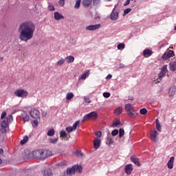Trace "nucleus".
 Listing matches in <instances>:
<instances>
[{"label":"nucleus","instance_id":"24","mask_svg":"<svg viewBox=\"0 0 176 176\" xmlns=\"http://www.w3.org/2000/svg\"><path fill=\"white\" fill-rule=\"evenodd\" d=\"M87 76H89V70H87L84 74H82L80 77H79V80H85V79H86V78H87Z\"/></svg>","mask_w":176,"mask_h":176},{"label":"nucleus","instance_id":"36","mask_svg":"<svg viewBox=\"0 0 176 176\" xmlns=\"http://www.w3.org/2000/svg\"><path fill=\"white\" fill-rule=\"evenodd\" d=\"M80 2H82V0H77L76 1V4L74 6L75 9H79V8H80Z\"/></svg>","mask_w":176,"mask_h":176},{"label":"nucleus","instance_id":"62","mask_svg":"<svg viewBox=\"0 0 176 176\" xmlns=\"http://www.w3.org/2000/svg\"><path fill=\"white\" fill-rule=\"evenodd\" d=\"M3 153V149L0 148V155H2Z\"/></svg>","mask_w":176,"mask_h":176},{"label":"nucleus","instance_id":"53","mask_svg":"<svg viewBox=\"0 0 176 176\" xmlns=\"http://www.w3.org/2000/svg\"><path fill=\"white\" fill-rule=\"evenodd\" d=\"M58 3L60 6H64L65 5V0H59Z\"/></svg>","mask_w":176,"mask_h":176},{"label":"nucleus","instance_id":"3","mask_svg":"<svg viewBox=\"0 0 176 176\" xmlns=\"http://www.w3.org/2000/svg\"><path fill=\"white\" fill-rule=\"evenodd\" d=\"M124 108L129 118H137V115H138V113H137V111L134 109V107H133V104L130 103L126 104Z\"/></svg>","mask_w":176,"mask_h":176},{"label":"nucleus","instance_id":"14","mask_svg":"<svg viewBox=\"0 0 176 176\" xmlns=\"http://www.w3.org/2000/svg\"><path fill=\"white\" fill-rule=\"evenodd\" d=\"M125 173L128 175H130L133 173V164H129L125 166Z\"/></svg>","mask_w":176,"mask_h":176},{"label":"nucleus","instance_id":"12","mask_svg":"<svg viewBox=\"0 0 176 176\" xmlns=\"http://www.w3.org/2000/svg\"><path fill=\"white\" fill-rule=\"evenodd\" d=\"M41 153H42V150H36L32 153L34 159H38L41 160Z\"/></svg>","mask_w":176,"mask_h":176},{"label":"nucleus","instance_id":"64","mask_svg":"<svg viewBox=\"0 0 176 176\" xmlns=\"http://www.w3.org/2000/svg\"><path fill=\"white\" fill-rule=\"evenodd\" d=\"M174 30H175V31H176V26H175Z\"/></svg>","mask_w":176,"mask_h":176},{"label":"nucleus","instance_id":"48","mask_svg":"<svg viewBox=\"0 0 176 176\" xmlns=\"http://www.w3.org/2000/svg\"><path fill=\"white\" fill-rule=\"evenodd\" d=\"M103 97H104V98H109V97H111V94L109 92H104Z\"/></svg>","mask_w":176,"mask_h":176},{"label":"nucleus","instance_id":"45","mask_svg":"<svg viewBox=\"0 0 176 176\" xmlns=\"http://www.w3.org/2000/svg\"><path fill=\"white\" fill-rule=\"evenodd\" d=\"M57 141H58V138H55L53 139H50V144H56Z\"/></svg>","mask_w":176,"mask_h":176},{"label":"nucleus","instance_id":"8","mask_svg":"<svg viewBox=\"0 0 176 176\" xmlns=\"http://www.w3.org/2000/svg\"><path fill=\"white\" fill-rule=\"evenodd\" d=\"M116 6H118V5H116L114 6V8L113 9L111 13L110 14V19L113 21H116V19L119 17V12L116 10Z\"/></svg>","mask_w":176,"mask_h":176},{"label":"nucleus","instance_id":"57","mask_svg":"<svg viewBox=\"0 0 176 176\" xmlns=\"http://www.w3.org/2000/svg\"><path fill=\"white\" fill-rule=\"evenodd\" d=\"M127 5H130V0H126L124 3V6H127Z\"/></svg>","mask_w":176,"mask_h":176},{"label":"nucleus","instance_id":"33","mask_svg":"<svg viewBox=\"0 0 176 176\" xmlns=\"http://www.w3.org/2000/svg\"><path fill=\"white\" fill-rule=\"evenodd\" d=\"M27 141H28V136L25 135L24 136L23 139L21 140V145H24L25 144H27Z\"/></svg>","mask_w":176,"mask_h":176},{"label":"nucleus","instance_id":"20","mask_svg":"<svg viewBox=\"0 0 176 176\" xmlns=\"http://www.w3.org/2000/svg\"><path fill=\"white\" fill-rule=\"evenodd\" d=\"M143 56L144 57H151L152 56V50L150 49H146L143 51Z\"/></svg>","mask_w":176,"mask_h":176},{"label":"nucleus","instance_id":"29","mask_svg":"<svg viewBox=\"0 0 176 176\" xmlns=\"http://www.w3.org/2000/svg\"><path fill=\"white\" fill-rule=\"evenodd\" d=\"M74 98V94L72 92H69L66 95V100H69Z\"/></svg>","mask_w":176,"mask_h":176},{"label":"nucleus","instance_id":"22","mask_svg":"<svg viewBox=\"0 0 176 176\" xmlns=\"http://www.w3.org/2000/svg\"><path fill=\"white\" fill-rule=\"evenodd\" d=\"M54 19L55 20H61L63 19H64V16H63L61 14L58 13V12H54Z\"/></svg>","mask_w":176,"mask_h":176},{"label":"nucleus","instance_id":"2","mask_svg":"<svg viewBox=\"0 0 176 176\" xmlns=\"http://www.w3.org/2000/svg\"><path fill=\"white\" fill-rule=\"evenodd\" d=\"M13 121V116L9 115L8 117L5 118L4 120L1 123V129L0 131L3 134H5L6 133V129H8V126L10 122Z\"/></svg>","mask_w":176,"mask_h":176},{"label":"nucleus","instance_id":"13","mask_svg":"<svg viewBox=\"0 0 176 176\" xmlns=\"http://www.w3.org/2000/svg\"><path fill=\"white\" fill-rule=\"evenodd\" d=\"M170 57H174V52L169 51L168 53H164L162 56L163 60H168Z\"/></svg>","mask_w":176,"mask_h":176},{"label":"nucleus","instance_id":"41","mask_svg":"<svg viewBox=\"0 0 176 176\" xmlns=\"http://www.w3.org/2000/svg\"><path fill=\"white\" fill-rule=\"evenodd\" d=\"M161 72H162L163 74H167V72H168V70L167 69V65H164L162 69H161Z\"/></svg>","mask_w":176,"mask_h":176},{"label":"nucleus","instance_id":"51","mask_svg":"<svg viewBox=\"0 0 176 176\" xmlns=\"http://www.w3.org/2000/svg\"><path fill=\"white\" fill-rule=\"evenodd\" d=\"M94 19H95V20H100V19H101V16L100 15V14L96 12L95 14Z\"/></svg>","mask_w":176,"mask_h":176},{"label":"nucleus","instance_id":"30","mask_svg":"<svg viewBox=\"0 0 176 176\" xmlns=\"http://www.w3.org/2000/svg\"><path fill=\"white\" fill-rule=\"evenodd\" d=\"M47 9H48V10H50V12H54V10H56V9L54 8V6H53V4H52V3H48Z\"/></svg>","mask_w":176,"mask_h":176},{"label":"nucleus","instance_id":"59","mask_svg":"<svg viewBox=\"0 0 176 176\" xmlns=\"http://www.w3.org/2000/svg\"><path fill=\"white\" fill-rule=\"evenodd\" d=\"M128 100H129V101H133L134 100V98H133L132 96H129Z\"/></svg>","mask_w":176,"mask_h":176},{"label":"nucleus","instance_id":"38","mask_svg":"<svg viewBox=\"0 0 176 176\" xmlns=\"http://www.w3.org/2000/svg\"><path fill=\"white\" fill-rule=\"evenodd\" d=\"M64 63H65V59L64 58H60L59 59L57 63H56V65H63V64H64Z\"/></svg>","mask_w":176,"mask_h":176},{"label":"nucleus","instance_id":"60","mask_svg":"<svg viewBox=\"0 0 176 176\" xmlns=\"http://www.w3.org/2000/svg\"><path fill=\"white\" fill-rule=\"evenodd\" d=\"M120 68H124V65H123V63L120 64Z\"/></svg>","mask_w":176,"mask_h":176},{"label":"nucleus","instance_id":"37","mask_svg":"<svg viewBox=\"0 0 176 176\" xmlns=\"http://www.w3.org/2000/svg\"><path fill=\"white\" fill-rule=\"evenodd\" d=\"M166 76V74L163 73V72H160L158 74V82H160V80H162V78H164V76Z\"/></svg>","mask_w":176,"mask_h":176},{"label":"nucleus","instance_id":"55","mask_svg":"<svg viewBox=\"0 0 176 176\" xmlns=\"http://www.w3.org/2000/svg\"><path fill=\"white\" fill-rule=\"evenodd\" d=\"M5 116H6V111H3V112L1 113V119H4V118H5Z\"/></svg>","mask_w":176,"mask_h":176},{"label":"nucleus","instance_id":"17","mask_svg":"<svg viewBox=\"0 0 176 176\" xmlns=\"http://www.w3.org/2000/svg\"><path fill=\"white\" fill-rule=\"evenodd\" d=\"M175 93H176V86L173 85L169 89L168 95L170 96V97H173V96H175Z\"/></svg>","mask_w":176,"mask_h":176},{"label":"nucleus","instance_id":"10","mask_svg":"<svg viewBox=\"0 0 176 176\" xmlns=\"http://www.w3.org/2000/svg\"><path fill=\"white\" fill-rule=\"evenodd\" d=\"M98 119V113L97 111H92L89 113V120L96 121Z\"/></svg>","mask_w":176,"mask_h":176},{"label":"nucleus","instance_id":"42","mask_svg":"<svg viewBox=\"0 0 176 176\" xmlns=\"http://www.w3.org/2000/svg\"><path fill=\"white\" fill-rule=\"evenodd\" d=\"M60 135L62 138H67V133L65 131H61L60 132Z\"/></svg>","mask_w":176,"mask_h":176},{"label":"nucleus","instance_id":"43","mask_svg":"<svg viewBox=\"0 0 176 176\" xmlns=\"http://www.w3.org/2000/svg\"><path fill=\"white\" fill-rule=\"evenodd\" d=\"M74 130H75L74 128V126H67V127L66 128V131H67V133H72V131H74Z\"/></svg>","mask_w":176,"mask_h":176},{"label":"nucleus","instance_id":"35","mask_svg":"<svg viewBox=\"0 0 176 176\" xmlns=\"http://www.w3.org/2000/svg\"><path fill=\"white\" fill-rule=\"evenodd\" d=\"M140 115H146L148 110L146 108H142L140 110Z\"/></svg>","mask_w":176,"mask_h":176},{"label":"nucleus","instance_id":"39","mask_svg":"<svg viewBox=\"0 0 176 176\" xmlns=\"http://www.w3.org/2000/svg\"><path fill=\"white\" fill-rule=\"evenodd\" d=\"M117 49H118V50H123V49H124V43H120L117 46Z\"/></svg>","mask_w":176,"mask_h":176},{"label":"nucleus","instance_id":"18","mask_svg":"<svg viewBox=\"0 0 176 176\" xmlns=\"http://www.w3.org/2000/svg\"><path fill=\"white\" fill-rule=\"evenodd\" d=\"M101 27V24L98 23L96 25H89V31H96V30H98Z\"/></svg>","mask_w":176,"mask_h":176},{"label":"nucleus","instance_id":"26","mask_svg":"<svg viewBox=\"0 0 176 176\" xmlns=\"http://www.w3.org/2000/svg\"><path fill=\"white\" fill-rule=\"evenodd\" d=\"M44 176H53V173L50 169H45L43 171Z\"/></svg>","mask_w":176,"mask_h":176},{"label":"nucleus","instance_id":"6","mask_svg":"<svg viewBox=\"0 0 176 176\" xmlns=\"http://www.w3.org/2000/svg\"><path fill=\"white\" fill-rule=\"evenodd\" d=\"M30 116L31 118H32V119H41V113L37 109H32L30 111Z\"/></svg>","mask_w":176,"mask_h":176},{"label":"nucleus","instance_id":"61","mask_svg":"<svg viewBox=\"0 0 176 176\" xmlns=\"http://www.w3.org/2000/svg\"><path fill=\"white\" fill-rule=\"evenodd\" d=\"M84 100H85V102H89V98L85 97Z\"/></svg>","mask_w":176,"mask_h":176},{"label":"nucleus","instance_id":"1","mask_svg":"<svg viewBox=\"0 0 176 176\" xmlns=\"http://www.w3.org/2000/svg\"><path fill=\"white\" fill-rule=\"evenodd\" d=\"M35 24L31 21H25L22 23L18 29L19 32V39L22 42H28L34 38V32H35Z\"/></svg>","mask_w":176,"mask_h":176},{"label":"nucleus","instance_id":"5","mask_svg":"<svg viewBox=\"0 0 176 176\" xmlns=\"http://www.w3.org/2000/svg\"><path fill=\"white\" fill-rule=\"evenodd\" d=\"M14 95L16 97H19L21 98H25L28 96V91L24 90V89H16V91L14 92Z\"/></svg>","mask_w":176,"mask_h":176},{"label":"nucleus","instance_id":"11","mask_svg":"<svg viewBox=\"0 0 176 176\" xmlns=\"http://www.w3.org/2000/svg\"><path fill=\"white\" fill-rule=\"evenodd\" d=\"M100 146H101V139L96 138L94 140V148L95 151L100 149Z\"/></svg>","mask_w":176,"mask_h":176},{"label":"nucleus","instance_id":"16","mask_svg":"<svg viewBox=\"0 0 176 176\" xmlns=\"http://www.w3.org/2000/svg\"><path fill=\"white\" fill-rule=\"evenodd\" d=\"M167 167L170 170L173 169L174 167V157H170L168 163H167Z\"/></svg>","mask_w":176,"mask_h":176},{"label":"nucleus","instance_id":"46","mask_svg":"<svg viewBox=\"0 0 176 176\" xmlns=\"http://www.w3.org/2000/svg\"><path fill=\"white\" fill-rule=\"evenodd\" d=\"M96 138H98V140H100V138H101V135H102V132H101V131H99L96 133Z\"/></svg>","mask_w":176,"mask_h":176},{"label":"nucleus","instance_id":"54","mask_svg":"<svg viewBox=\"0 0 176 176\" xmlns=\"http://www.w3.org/2000/svg\"><path fill=\"white\" fill-rule=\"evenodd\" d=\"M33 127H38V120H34L33 121Z\"/></svg>","mask_w":176,"mask_h":176},{"label":"nucleus","instance_id":"9","mask_svg":"<svg viewBox=\"0 0 176 176\" xmlns=\"http://www.w3.org/2000/svg\"><path fill=\"white\" fill-rule=\"evenodd\" d=\"M150 135L151 141H153V142H159V138H157L159 133H157V131H151Z\"/></svg>","mask_w":176,"mask_h":176},{"label":"nucleus","instance_id":"56","mask_svg":"<svg viewBox=\"0 0 176 176\" xmlns=\"http://www.w3.org/2000/svg\"><path fill=\"white\" fill-rule=\"evenodd\" d=\"M85 120H89V114H87L86 116H84L82 122H85Z\"/></svg>","mask_w":176,"mask_h":176},{"label":"nucleus","instance_id":"50","mask_svg":"<svg viewBox=\"0 0 176 176\" xmlns=\"http://www.w3.org/2000/svg\"><path fill=\"white\" fill-rule=\"evenodd\" d=\"M75 155L76 156H78V157H82V156H83V153L80 151H76Z\"/></svg>","mask_w":176,"mask_h":176},{"label":"nucleus","instance_id":"49","mask_svg":"<svg viewBox=\"0 0 176 176\" xmlns=\"http://www.w3.org/2000/svg\"><path fill=\"white\" fill-rule=\"evenodd\" d=\"M118 124H120V121H117L116 122H113L111 125V127H118Z\"/></svg>","mask_w":176,"mask_h":176},{"label":"nucleus","instance_id":"58","mask_svg":"<svg viewBox=\"0 0 176 176\" xmlns=\"http://www.w3.org/2000/svg\"><path fill=\"white\" fill-rule=\"evenodd\" d=\"M112 78V75L111 74H109L107 76L106 79H111Z\"/></svg>","mask_w":176,"mask_h":176},{"label":"nucleus","instance_id":"7","mask_svg":"<svg viewBox=\"0 0 176 176\" xmlns=\"http://www.w3.org/2000/svg\"><path fill=\"white\" fill-rule=\"evenodd\" d=\"M53 153H52V151L49 150L42 151L41 153V158L40 160H45V159H47V157H50V156H52Z\"/></svg>","mask_w":176,"mask_h":176},{"label":"nucleus","instance_id":"23","mask_svg":"<svg viewBox=\"0 0 176 176\" xmlns=\"http://www.w3.org/2000/svg\"><path fill=\"white\" fill-rule=\"evenodd\" d=\"M67 64H71V63H74L75 61V58L72 56H69L65 58Z\"/></svg>","mask_w":176,"mask_h":176},{"label":"nucleus","instance_id":"63","mask_svg":"<svg viewBox=\"0 0 176 176\" xmlns=\"http://www.w3.org/2000/svg\"><path fill=\"white\" fill-rule=\"evenodd\" d=\"M0 60L2 61V60H3V57H0Z\"/></svg>","mask_w":176,"mask_h":176},{"label":"nucleus","instance_id":"27","mask_svg":"<svg viewBox=\"0 0 176 176\" xmlns=\"http://www.w3.org/2000/svg\"><path fill=\"white\" fill-rule=\"evenodd\" d=\"M21 118L23 122H28V120H30V116L27 113L21 114Z\"/></svg>","mask_w":176,"mask_h":176},{"label":"nucleus","instance_id":"15","mask_svg":"<svg viewBox=\"0 0 176 176\" xmlns=\"http://www.w3.org/2000/svg\"><path fill=\"white\" fill-rule=\"evenodd\" d=\"M131 162H133V163H134V164H135L138 167L141 166V164L140 163V160H138V157H137L135 155H133L131 156Z\"/></svg>","mask_w":176,"mask_h":176},{"label":"nucleus","instance_id":"52","mask_svg":"<svg viewBox=\"0 0 176 176\" xmlns=\"http://www.w3.org/2000/svg\"><path fill=\"white\" fill-rule=\"evenodd\" d=\"M131 11V8H126L124 10V15L129 14V12Z\"/></svg>","mask_w":176,"mask_h":176},{"label":"nucleus","instance_id":"21","mask_svg":"<svg viewBox=\"0 0 176 176\" xmlns=\"http://www.w3.org/2000/svg\"><path fill=\"white\" fill-rule=\"evenodd\" d=\"M114 113L116 115H122L123 113V107L119 106L114 110Z\"/></svg>","mask_w":176,"mask_h":176},{"label":"nucleus","instance_id":"47","mask_svg":"<svg viewBox=\"0 0 176 176\" xmlns=\"http://www.w3.org/2000/svg\"><path fill=\"white\" fill-rule=\"evenodd\" d=\"M80 123V122L78 120L73 124L72 127L74 128V130H76V128L78 127V126H79Z\"/></svg>","mask_w":176,"mask_h":176},{"label":"nucleus","instance_id":"44","mask_svg":"<svg viewBox=\"0 0 176 176\" xmlns=\"http://www.w3.org/2000/svg\"><path fill=\"white\" fill-rule=\"evenodd\" d=\"M118 134H119V130H118V129H114L111 132V135H113V137L118 135Z\"/></svg>","mask_w":176,"mask_h":176},{"label":"nucleus","instance_id":"40","mask_svg":"<svg viewBox=\"0 0 176 176\" xmlns=\"http://www.w3.org/2000/svg\"><path fill=\"white\" fill-rule=\"evenodd\" d=\"M82 6L84 8H89V0H82Z\"/></svg>","mask_w":176,"mask_h":176},{"label":"nucleus","instance_id":"19","mask_svg":"<svg viewBox=\"0 0 176 176\" xmlns=\"http://www.w3.org/2000/svg\"><path fill=\"white\" fill-rule=\"evenodd\" d=\"M169 69L170 71H172V72H174V71H176V62L172 61L169 63Z\"/></svg>","mask_w":176,"mask_h":176},{"label":"nucleus","instance_id":"31","mask_svg":"<svg viewBox=\"0 0 176 176\" xmlns=\"http://www.w3.org/2000/svg\"><path fill=\"white\" fill-rule=\"evenodd\" d=\"M156 129L157 131H162V126L160 125V122H159V120H156Z\"/></svg>","mask_w":176,"mask_h":176},{"label":"nucleus","instance_id":"25","mask_svg":"<svg viewBox=\"0 0 176 176\" xmlns=\"http://www.w3.org/2000/svg\"><path fill=\"white\" fill-rule=\"evenodd\" d=\"M91 2H93L94 6H98V5H100L101 1L100 0H89V5H91Z\"/></svg>","mask_w":176,"mask_h":176},{"label":"nucleus","instance_id":"32","mask_svg":"<svg viewBox=\"0 0 176 176\" xmlns=\"http://www.w3.org/2000/svg\"><path fill=\"white\" fill-rule=\"evenodd\" d=\"M47 135H48V137H53V135H54V129H51L49 130L47 133Z\"/></svg>","mask_w":176,"mask_h":176},{"label":"nucleus","instance_id":"4","mask_svg":"<svg viewBox=\"0 0 176 176\" xmlns=\"http://www.w3.org/2000/svg\"><path fill=\"white\" fill-rule=\"evenodd\" d=\"M83 170V168L79 165H74L70 168H67L66 171V174L67 175H72V174H74L75 173H82V170Z\"/></svg>","mask_w":176,"mask_h":176},{"label":"nucleus","instance_id":"28","mask_svg":"<svg viewBox=\"0 0 176 176\" xmlns=\"http://www.w3.org/2000/svg\"><path fill=\"white\" fill-rule=\"evenodd\" d=\"M107 145H108V146H111V145H112V144H113V140H112V138L109 136L107 137V142H106Z\"/></svg>","mask_w":176,"mask_h":176},{"label":"nucleus","instance_id":"34","mask_svg":"<svg viewBox=\"0 0 176 176\" xmlns=\"http://www.w3.org/2000/svg\"><path fill=\"white\" fill-rule=\"evenodd\" d=\"M124 135V129L123 128H120L119 129V138H122Z\"/></svg>","mask_w":176,"mask_h":176}]
</instances>
